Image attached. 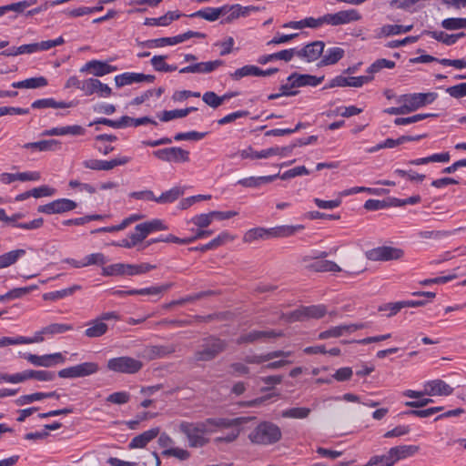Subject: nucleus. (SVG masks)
<instances>
[{"label": "nucleus", "mask_w": 466, "mask_h": 466, "mask_svg": "<svg viewBox=\"0 0 466 466\" xmlns=\"http://www.w3.org/2000/svg\"><path fill=\"white\" fill-rule=\"evenodd\" d=\"M115 83L117 87L139 83L138 73H124L115 76Z\"/></svg>", "instance_id": "nucleus-50"}, {"label": "nucleus", "mask_w": 466, "mask_h": 466, "mask_svg": "<svg viewBox=\"0 0 466 466\" xmlns=\"http://www.w3.org/2000/svg\"><path fill=\"white\" fill-rule=\"evenodd\" d=\"M178 429L187 437L188 446L191 448H201L207 445L209 440L205 437V434L215 432L214 429H206L203 421H181Z\"/></svg>", "instance_id": "nucleus-1"}, {"label": "nucleus", "mask_w": 466, "mask_h": 466, "mask_svg": "<svg viewBox=\"0 0 466 466\" xmlns=\"http://www.w3.org/2000/svg\"><path fill=\"white\" fill-rule=\"evenodd\" d=\"M87 328L85 330V336L87 338H99L105 335L108 330V326L106 322L96 318L86 324Z\"/></svg>", "instance_id": "nucleus-25"}, {"label": "nucleus", "mask_w": 466, "mask_h": 466, "mask_svg": "<svg viewBox=\"0 0 466 466\" xmlns=\"http://www.w3.org/2000/svg\"><path fill=\"white\" fill-rule=\"evenodd\" d=\"M239 10H240L239 5H234L230 7L227 6V10L225 11L226 15H221V17H222L221 23L222 24H229L232 21L239 18L241 16Z\"/></svg>", "instance_id": "nucleus-55"}, {"label": "nucleus", "mask_w": 466, "mask_h": 466, "mask_svg": "<svg viewBox=\"0 0 466 466\" xmlns=\"http://www.w3.org/2000/svg\"><path fill=\"white\" fill-rule=\"evenodd\" d=\"M166 229H167V227L163 223L162 220L157 218L144 223H140L136 226V230L144 231L147 237L154 231Z\"/></svg>", "instance_id": "nucleus-39"}, {"label": "nucleus", "mask_w": 466, "mask_h": 466, "mask_svg": "<svg viewBox=\"0 0 466 466\" xmlns=\"http://www.w3.org/2000/svg\"><path fill=\"white\" fill-rule=\"evenodd\" d=\"M404 252L400 248L380 246L365 252V257L370 261H390L402 258Z\"/></svg>", "instance_id": "nucleus-5"}, {"label": "nucleus", "mask_w": 466, "mask_h": 466, "mask_svg": "<svg viewBox=\"0 0 466 466\" xmlns=\"http://www.w3.org/2000/svg\"><path fill=\"white\" fill-rule=\"evenodd\" d=\"M240 156L242 158L260 159L268 158L274 156L272 147L263 149L261 151H254L251 147L241 151Z\"/></svg>", "instance_id": "nucleus-47"}, {"label": "nucleus", "mask_w": 466, "mask_h": 466, "mask_svg": "<svg viewBox=\"0 0 466 466\" xmlns=\"http://www.w3.org/2000/svg\"><path fill=\"white\" fill-rule=\"evenodd\" d=\"M453 389L441 380L427 381L424 384V393L428 396H449Z\"/></svg>", "instance_id": "nucleus-19"}, {"label": "nucleus", "mask_w": 466, "mask_h": 466, "mask_svg": "<svg viewBox=\"0 0 466 466\" xmlns=\"http://www.w3.org/2000/svg\"><path fill=\"white\" fill-rule=\"evenodd\" d=\"M102 274L104 276L126 275V264L116 263L103 267Z\"/></svg>", "instance_id": "nucleus-57"}, {"label": "nucleus", "mask_w": 466, "mask_h": 466, "mask_svg": "<svg viewBox=\"0 0 466 466\" xmlns=\"http://www.w3.org/2000/svg\"><path fill=\"white\" fill-rule=\"evenodd\" d=\"M228 343L215 336H209L202 339L199 348L195 351L193 360L196 362H207L216 359L226 350Z\"/></svg>", "instance_id": "nucleus-2"}, {"label": "nucleus", "mask_w": 466, "mask_h": 466, "mask_svg": "<svg viewBox=\"0 0 466 466\" xmlns=\"http://www.w3.org/2000/svg\"><path fill=\"white\" fill-rule=\"evenodd\" d=\"M367 270V264L360 256L351 257L345 264L344 272L348 275H359Z\"/></svg>", "instance_id": "nucleus-29"}, {"label": "nucleus", "mask_w": 466, "mask_h": 466, "mask_svg": "<svg viewBox=\"0 0 466 466\" xmlns=\"http://www.w3.org/2000/svg\"><path fill=\"white\" fill-rule=\"evenodd\" d=\"M153 155L159 160L166 162L182 163L189 161V152L178 147L158 149L154 151Z\"/></svg>", "instance_id": "nucleus-8"}, {"label": "nucleus", "mask_w": 466, "mask_h": 466, "mask_svg": "<svg viewBox=\"0 0 466 466\" xmlns=\"http://www.w3.org/2000/svg\"><path fill=\"white\" fill-rule=\"evenodd\" d=\"M61 142L56 139L41 140L37 142L26 143L23 146L25 149H35L38 151H56L61 148Z\"/></svg>", "instance_id": "nucleus-27"}, {"label": "nucleus", "mask_w": 466, "mask_h": 466, "mask_svg": "<svg viewBox=\"0 0 466 466\" xmlns=\"http://www.w3.org/2000/svg\"><path fill=\"white\" fill-rule=\"evenodd\" d=\"M294 57V49H284L277 53H273L270 55L262 56L258 59V62L261 65H265L273 60H283L285 62H289Z\"/></svg>", "instance_id": "nucleus-32"}, {"label": "nucleus", "mask_w": 466, "mask_h": 466, "mask_svg": "<svg viewBox=\"0 0 466 466\" xmlns=\"http://www.w3.org/2000/svg\"><path fill=\"white\" fill-rule=\"evenodd\" d=\"M325 44L322 41L311 42L300 49H294V56H298L300 59L310 63L316 61L320 57L324 52Z\"/></svg>", "instance_id": "nucleus-9"}, {"label": "nucleus", "mask_w": 466, "mask_h": 466, "mask_svg": "<svg viewBox=\"0 0 466 466\" xmlns=\"http://www.w3.org/2000/svg\"><path fill=\"white\" fill-rule=\"evenodd\" d=\"M77 207V204L68 198L56 199L48 204L41 205L37 208V211L48 215L61 214L71 211Z\"/></svg>", "instance_id": "nucleus-10"}, {"label": "nucleus", "mask_w": 466, "mask_h": 466, "mask_svg": "<svg viewBox=\"0 0 466 466\" xmlns=\"http://www.w3.org/2000/svg\"><path fill=\"white\" fill-rule=\"evenodd\" d=\"M86 133V129L79 125L66 126L61 127H53L46 129L42 133V136L53 137V136H83Z\"/></svg>", "instance_id": "nucleus-23"}, {"label": "nucleus", "mask_w": 466, "mask_h": 466, "mask_svg": "<svg viewBox=\"0 0 466 466\" xmlns=\"http://www.w3.org/2000/svg\"><path fill=\"white\" fill-rule=\"evenodd\" d=\"M395 66V62L391 60H388L385 58L378 59L374 63H372L370 67L367 69V72L370 74H374L380 72L383 68H393Z\"/></svg>", "instance_id": "nucleus-53"}, {"label": "nucleus", "mask_w": 466, "mask_h": 466, "mask_svg": "<svg viewBox=\"0 0 466 466\" xmlns=\"http://www.w3.org/2000/svg\"><path fill=\"white\" fill-rule=\"evenodd\" d=\"M173 287V283H166L160 286H153L149 288L139 289L134 291L133 293H137V295H148V296H157L161 297L163 293L167 291L169 289Z\"/></svg>", "instance_id": "nucleus-42"}, {"label": "nucleus", "mask_w": 466, "mask_h": 466, "mask_svg": "<svg viewBox=\"0 0 466 466\" xmlns=\"http://www.w3.org/2000/svg\"><path fill=\"white\" fill-rule=\"evenodd\" d=\"M311 410L307 407H294L281 412V417L289 419H306L309 416Z\"/></svg>", "instance_id": "nucleus-46"}, {"label": "nucleus", "mask_w": 466, "mask_h": 466, "mask_svg": "<svg viewBox=\"0 0 466 466\" xmlns=\"http://www.w3.org/2000/svg\"><path fill=\"white\" fill-rule=\"evenodd\" d=\"M324 79V76H315L311 75H299L294 73L288 77V82H291V87H300V86H317L319 85Z\"/></svg>", "instance_id": "nucleus-21"}, {"label": "nucleus", "mask_w": 466, "mask_h": 466, "mask_svg": "<svg viewBox=\"0 0 466 466\" xmlns=\"http://www.w3.org/2000/svg\"><path fill=\"white\" fill-rule=\"evenodd\" d=\"M227 10V6H222L218 8L208 7L202 10H198L190 15L191 17H200L205 20L213 22L218 19L221 15H225V11Z\"/></svg>", "instance_id": "nucleus-30"}, {"label": "nucleus", "mask_w": 466, "mask_h": 466, "mask_svg": "<svg viewBox=\"0 0 466 466\" xmlns=\"http://www.w3.org/2000/svg\"><path fill=\"white\" fill-rule=\"evenodd\" d=\"M177 350V346L175 344H167V345H151L147 346L145 349V354L150 359H160L165 358L172 353H174Z\"/></svg>", "instance_id": "nucleus-24"}, {"label": "nucleus", "mask_w": 466, "mask_h": 466, "mask_svg": "<svg viewBox=\"0 0 466 466\" xmlns=\"http://www.w3.org/2000/svg\"><path fill=\"white\" fill-rule=\"evenodd\" d=\"M344 50L340 47L335 46L328 48L322 56L319 66H326L335 65L344 56Z\"/></svg>", "instance_id": "nucleus-28"}, {"label": "nucleus", "mask_w": 466, "mask_h": 466, "mask_svg": "<svg viewBox=\"0 0 466 466\" xmlns=\"http://www.w3.org/2000/svg\"><path fill=\"white\" fill-rule=\"evenodd\" d=\"M328 25L332 26L342 25L360 21L362 16L356 9L340 10L337 13L327 14Z\"/></svg>", "instance_id": "nucleus-12"}, {"label": "nucleus", "mask_w": 466, "mask_h": 466, "mask_svg": "<svg viewBox=\"0 0 466 466\" xmlns=\"http://www.w3.org/2000/svg\"><path fill=\"white\" fill-rule=\"evenodd\" d=\"M464 228L461 227L458 228L452 231L448 230H421L418 233L419 238L428 239V238H434V239H440L445 237H449L452 234H454L457 231L463 230Z\"/></svg>", "instance_id": "nucleus-45"}, {"label": "nucleus", "mask_w": 466, "mask_h": 466, "mask_svg": "<svg viewBox=\"0 0 466 466\" xmlns=\"http://www.w3.org/2000/svg\"><path fill=\"white\" fill-rule=\"evenodd\" d=\"M177 44H179L177 35L171 36V37H161V38L147 40L144 43V45L149 48L162 47L165 46H175Z\"/></svg>", "instance_id": "nucleus-49"}, {"label": "nucleus", "mask_w": 466, "mask_h": 466, "mask_svg": "<svg viewBox=\"0 0 466 466\" xmlns=\"http://www.w3.org/2000/svg\"><path fill=\"white\" fill-rule=\"evenodd\" d=\"M327 313L325 305H312L308 307H301L288 316L289 321H302L307 319H320Z\"/></svg>", "instance_id": "nucleus-7"}, {"label": "nucleus", "mask_w": 466, "mask_h": 466, "mask_svg": "<svg viewBox=\"0 0 466 466\" xmlns=\"http://www.w3.org/2000/svg\"><path fill=\"white\" fill-rule=\"evenodd\" d=\"M190 221L199 228H205L212 223L213 217L211 216V212H209L197 215L193 217Z\"/></svg>", "instance_id": "nucleus-60"}, {"label": "nucleus", "mask_w": 466, "mask_h": 466, "mask_svg": "<svg viewBox=\"0 0 466 466\" xmlns=\"http://www.w3.org/2000/svg\"><path fill=\"white\" fill-rule=\"evenodd\" d=\"M129 157H119L111 160H102V170H111L117 166H124L130 161Z\"/></svg>", "instance_id": "nucleus-56"}, {"label": "nucleus", "mask_w": 466, "mask_h": 466, "mask_svg": "<svg viewBox=\"0 0 466 466\" xmlns=\"http://www.w3.org/2000/svg\"><path fill=\"white\" fill-rule=\"evenodd\" d=\"M373 79L372 76H338L330 80L329 84L326 86V88H332L336 86L344 87V86H352V87H360L364 84L370 82Z\"/></svg>", "instance_id": "nucleus-14"}, {"label": "nucleus", "mask_w": 466, "mask_h": 466, "mask_svg": "<svg viewBox=\"0 0 466 466\" xmlns=\"http://www.w3.org/2000/svg\"><path fill=\"white\" fill-rule=\"evenodd\" d=\"M86 267L96 265L104 266L108 262V258L103 253H92L84 258Z\"/></svg>", "instance_id": "nucleus-52"}, {"label": "nucleus", "mask_w": 466, "mask_h": 466, "mask_svg": "<svg viewBox=\"0 0 466 466\" xmlns=\"http://www.w3.org/2000/svg\"><path fill=\"white\" fill-rule=\"evenodd\" d=\"M160 432L158 427L152 428L134 437L128 444L129 449L145 448L147 443L154 440Z\"/></svg>", "instance_id": "nucleus-22"}, {"label": "nucleus", "mask_w": 466, "mask_h": 466, "mask_svg": "<svg viewBox=\"0 0 466 466\" xmlns=\"http://www.w3.org/2000/svg\"><path fill=\"white\" fill-rule=\"evenodd\" d=\"M250 420L248 417H237L233 419L229 418H208L203 420L206 429H214L215 431L218 429H229L233 427H239L240 425L247 423Z\"/></svg>", "instance_id": "nucleus-11"}, {"label": "nucleus", "mask_w": 466, "mask_h": 466, "mask_svg": "<svg viewBox=\"0 0 466 466\" xmlns=\"http://www.w3.org/2000/svg\"><path fill=\"white\" fill-rule=\"evenodd\" d=\"M197 110L196 107H187L184 109H174L164 111L160 116V120L164 122L170 121L175 118H182L187 116L190 112Z\"/></svg>", "instance_id": "nucleus-48"}, {"label": "nucleus", "mask_w": 466, "mask_h": 466, "mask_svg": "<svg viewBox=\"0 0 466 466\" xmlns=\"http://www.w3.org/2000/svg\"><path fill=\"white\" fill-rule=\"evenodd\" d=\"M418 93L401 95L397 98L399 104H402L407 114L421 107L422 100Z\"/></svg>", "instance_id": "nucleus-26"}, {"label": "nucleus", "mask_w": 466, "mask_h": 466, "mask_svg": "<svg viewBox=\"0 0 466 466\" xmlns=\"http://www.w3.org/2000/svg\"><path fill=\"white\" fill-rule=\"evenodd\" d=\"M215 292L213 290H206V291H200L193 295L187 296L185 298H181L179 299L172 300L169 303H167L163 306L164 309H169L172 307L175 306H182L186 303H192L196 300L204 299L206 297L214 295Z\"/></svg>", "instance_id": "nucleus-31"}, {"label": "nucleus", "mask_w": 466, "mask_h": 466, "mask_svg": "<svg viewBox=\"0 0 466 466\" xmlns=\"http://www.w3.org/2000/svg\"><path fill=\"white\" fill-rule=\"evenodd\" d=\"M1 380L9 382V383H19L23 382L26 380H29L28 370H24L23 372L15 373V374H5L1 376Z\"/></svg>", "instance_id": "nucleus-61"}, {"label": "nucleus", "mask_w": 466, "mask_h": 466, "mask_svg": "<svg viewBox=\"0 0 466 466\" xmlns=\"http://www.w3.org/2000/svg\"><path fill=\"white\" fill-rule=\"evenodd\" d=\"M308 268L316 272H340L343 269L334 261L318 260L308 265Z\"/></svg>", "instance_id": "nucleus-34"}, {"label": "nucleus", "mask_w": 466, "mask_h": 466, "mask_svg": "<svg viewBox=\"0 0 466 466\" xmlns=\"http://www.w3.org/2000/svg\"><path fill=\"white\" fill-rule=\"evenodd\" d=\"M184 194V190L180 187H174L171 189L163 192L159 197H156V202L159 204L173 203Z\"/></svg>", "instance_id": "nucleus-41"}, {"label": "nucleus", "mask_w": 466, "mask_h": 466, "mask_svg": "<svg viewBox=\"0 0 466 466\" xmlns=\"http://www.w3.org/2000/svg\"><path fill=\"white\" fill-rule=\"evenodd\" d=\"M446 92L454 98H461L466 96V82L461 83L446 89Z\"/></svg>", "instance_id": "nucleus-64"}, {"label": "nucleus", "mask_w": 466, "mask_h": 466, "mask_svg": "<svg viewBox=\"0 0 466 466\" xmlns=\"http://www.w3.org/2000/svg\"><path fill=\"white\" fill-rule=\"evenodd\" d=\"M116 70V66L100 60H91L80 68V72H90L96 76H103Z\"/></svg>", "instance_id": "nucleus-20"}, {"label": "nucleus", "mask_w": 466, "mask_h": 466, "mask_svg": "<svg viewBox=\"0 0 466 466\" xmlns=\"http://www.w3.org/2000/svg\"><path fill=\"white\" fill-rule=\"evenodd\" d=\"M157 268L156 265L149 263L140 264H126V275L135 276L141 275L149 272L152 269Z\"/></svg>", "instance_id": "nucleus-44"}, {"label": "nucleus", "mask_w": 466, "mask_h": 466, "mask_svg": "<svg viewBox=\"0 0 466 466\" xmlns=\"http://www.w3.org/2000/svg\"><path fill=\"white\" fill-rule=\"evenodd\" d=\"M304 228L303 225L280 226L270 229V238H287Z\"/></svg>", "instance_id": "nucleus-36"}, {"label": "nucleus", "mask_w": 466, "mask_h": 466, "mask_svg": "<svg viewBox=\"0 0 466 466\" xmlns=\"http://www.w3.org/2000/svg\"><path fill=\"white\" fill-rule=\"evenodd\" d=\"M25 358L30 363L40 367H52L56 364L64 363L66 360L65 357L59 352L43 356L27 354L26 356H25Z\"/></svg>", "instance_id": "nucleus-15"}, {"label": "nucleus", "mask_w": 466, "mask_h": 466, "mask_svg": "<svg viewBox=\"0 0 466 466\" xmlns=\"http://www.w3.org/2000/svg\"><path fill=\"white\" fill-rule=\"evenodd\" d=\"M279 71L278 68H270L268 70H262L259 67L252 65L244 66L241 68L237 69L235 72L230 74V76L234 80H239L242 77L254 76H268L273 75Z\"/></svg>", "instance_id": "nucleus-17"}, {"label": "nucleus", "mask_w": 466, "mask_h": 466, "mask_svg": "<svg viewBox=\"0 0 466 466\" xmlns=\"http://www.w3.org/2000/svg\"><path fill=\"white\" fill-rule=\"evenodd\" d=\"M270 238V229L263 228H255L248 230L243 236V241L245 243H251L259 239H268Z\"/></svg>", "instance_id": "nucleus-38"}, {"label": "nucleus", "mask_w": 466, "mask_h": 466, "mask_svg": "<svg viewBox=\"0 0 466 466\" xmlns=\"http://www.w3.org/2000/svg\"><path fill=\"white\" fill-rule=\"evenodd\" d=\"M223 64L224 62L219 59L214 61L200 62L181 68L179 73L208 74L215 71L218 67L223 66Z\"/></svg>", "instance_id": "nucleus-18"}, {"label": "nucleus", "mask_w": 466, "mask_h": 466, "mask_svg": "<svg viewBox=\"0 0 466 466\" xmlns=\"http://www.w3.org/2000/svg\"><path fill=\"white\" fill-rule=\"evenodd\" d=\"M29 380L35 379L39 381H50L55 379V373L48 370H28Z\"/></svg>", "instance_id": "nucleus-59"}, {"label": "nucleus", "mask_w": 466, "mask_h": 466, "mask_svg": "<svg viewBox=\"0 0 466 466\" xmlns=\"http://www.w3.org/2000/svg\"><path fill=\"white\" fill-rule=\"evenodd\" d=\"M73 329V326L65 323H53L41 329V333L46 335L60 334Z\"/></svg>", "instance_id": "nucleus-51"}, {"label": "nucleus", "mask_w": 466, "mask_h": 466, "mask_svg": "<svg viewBox=\"0 0 466 466\" xmlns=\"http://www.w3.org/2000/svg\"><path fill=\"white\" fill-rule=\"evenodd\" d=\"M82 289V287L80 285H73L69 288H66V289H61V290H56V291H52V292H47V293H45L43 295V299L44 300H57V299H64L66 297H68V296H71L73 295L76 291H78Z\"/></svg>", "instance_id": "nucleus-37"}, {"label": "nucleus", "mask_w": 466, "mask_h": 466, "mask_svg": "<svg viewBox=\"0 0 466 466\" xmlns=\"http://www.w3.org/2000/svg\"><path fill=\"white\" fill-rule=\"evenodd\" d=\"M25 254V250L18 248L11 250L0 256V268H7L15 264L19 258Z\"/></svg>", "instance_id": "nucleus-40"}, {"label": "nucleus", "mask_w": 466, "mask_h": 466, "mask_svg": "<svg viewBox=\"0 0 466 466\" xmlns=\"http://www.w3.org/2000/svg\"><path fill=\"white\" fill-rule=\"evenodd\" d=\"M106 367L114 372L134 374L142 369L143 363L134 358L122 356L108 360Z\"/></svg>", "instance_id": "nucleus-4"}, {"label": "nucleus", "mask_w": 466, "mask_h": 466, "mask_svg": "<svg viewBox=\"0 0 466 466\" xmlns=\"http://www.w3.org/2000/svg\"><path fill=\"white\" fill-rule=\"evenodd\" d=\"M282 437L280 428L269 421L260 422L249 434L248 439L254 444L270 445Z\"/></svg>", "instance_id": "nucleus-3"}, {"label": "nucleus", "mask_w": 466, "mask_h": 466, "mask_svg": "<svg viewBox=\"0 0 466 466\" xmlns=\"http://www.w3.org/2000/svg\"><path fill=\"white\" fill-rule=\"evenodd\" d=\"M281 331L276 330H252L248 333L242 334L239 336L236 342L238 345L246 344V343H253L258 340H263L270 338H278L281 337Z\"/></svg>", "instance_id": "nucleus-16"}, {"label": "nucleus", "mask_w": 466, "mask_h": 466, "mask_svg": "<svg viewBox=\"0 0 466 466\" xmlns=\"http://www.w3.org/2000/svg\"><path fill=\"white\" fill-rule=\"evenodd\" d=\"M47 79L44 76L31 77L22 81L14 82L12 86L15 88H39L47 86Z\"/></svg>", "instance_id": "nucleus-35"}, {"label": "nucleus", "mask_w": 466, "mask_h": 466, "mask_svg": "<svg viewBox=\"0 0 466 466\" xmlns=\"http://www.w3.org/2000/svg\"><path fill=\"white\" fill-rule=\"evenodd\" d=\"M130 400V394L127 391L114 392L106 397V401L117 405L126 404Z\"/></svg>", "instance_id": "nucleus-58"}, {"label": "nucleus", "mask_w": 466, "mask_h": 466, "mask_svg": "<svg viewBox=\"0 0 466 466\" xmlns=\"http://www.w3.org/2000/svg\"><path fill=\"white\" fill-rule=\"evenodd\" d=\"M162 455L166 457H175L180 461H186L190 457V452L181 448H169L162 451Z\"/></svg>", "instance_id": "nucleus-54"}, {"label": "nucleus", "mask_w": 466, "mask_h": 466, "mask_svg": "<svg viewBox=\"0 0 466 466\" xmlns=\"http://www.w3.org/2000/svg\"><path fill=\"white\" fill-rule=\"evenodd\" d=\"M314 203L316 204V206L319 208H322V209H334L340 206L341 204V198H338L336 199H333V200H322L320 198H314L313 199Z\"/></svg>", "instance_id": "nucleus-63"}, {"label": "nucleus", "mask_w": 466, "mask_h": 466, "mask_svg": "<svg viewBox=\"0 0 466 466\" xmlns=\"http://www.w3.org/2000/svg\"><path fill=\"white\" fill-rule=\"evenodd\" d=\"M203 101L213 108L218 107L223 103V98L218 96L215 92H206L202 96Z\"/></svg>", "instance_id": "nucleus-62"}, {"label": "nucleus", "mask_w": 466, "mask_h": 466, "mask_svg": "<svg viewBox=\"0 0 466 466\" xmlns=\"http://www.w3.org/2000/svg\"><path fill=\"white\" fill-rule=\"evenodd\" d=\"M346 334H349V328L347 327V324H342L321 331L318 338L319 339H328L329 338H339Z\"/></svg>", "instance_id": "nucleus-43"}, {"label": "nucleus", "mask_w": 466, "mask_h": 466, "mask_svg": "<svg viewBox=\"0 0 466 466\" xmlns=\"http://www.w3.org/2000/svg\"><path fill=\"white\" fill-rule=\"evenodd\" d=\"M99 370V366L96 362H84L63 369L58 371V376L63 379H75L90 376Z\"/></svg>", "instance_id": "nucleus-6"}, {"label": "nucleus", "mask_w": 466, "mask_h": 466, "mask_svg": "<svg viewBox=\"0 0 466 466\" xmlns=\"http://www.w3.org/2000/svg\"><path fill=\"white\" fill-rule=\"evenodd\" d=\"M413 25H385L380 28L378 37H388L390 35H400L401 33H408L411 31Z\"/></svg>", "instance_id": "nucleus-33"}, {"label": "nucleus", "mask_w": 466, "mask_h": 466, "mask_svg": "<svg viewBox=\"0 0 466 466\" xmlns=\"http://www.w3.org/2000/svg\"><path fill=\"white\" fill-rule=\"evenodd\" d=\"M420 448L417 445H399L388 451V466H393L398 461L415 455Z\"/></svg>", "instance_id": "nucleus-13"}]
</instances>
